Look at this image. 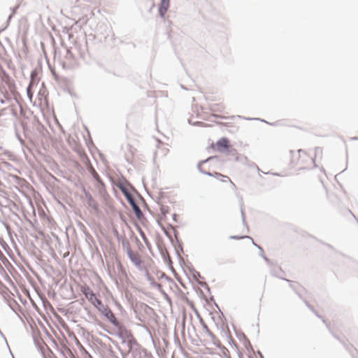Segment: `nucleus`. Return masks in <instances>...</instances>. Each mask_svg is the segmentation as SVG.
I'll return each instance as SVG.
<instances>
[{"instance_id":"1","label":"nucleus","mask_w":358,"mask_h":358,"mask_svg":"<svg viewBox=\"0 0 358 358\" xmlns=\"http://www.w3.org/2000/svg\"><path fill=\"white\" fill-rule=\"evenodd\" d=\"M311 162L312 158L305 150H299L291 153V163L293 166H296L299 169H305Z\"/></svg>"},{"instance_id":"2","label":"nucleus","mask_w":358,"mask_h":358,"mask_svg":"<svg viewBox=\"0 0 358 358\" xmlns=\"http://www.w3.org/2000/svg\"><path fill=\"white\" fill-rule=\"evenodd\" d=\"M224 106L222 103L213 104L210 106V110L212 113V115L221 119L227 118L226 116L222 115L224 112Z\"/></svg>"},{"instance_id":"3","label":"nucleus","mask_w":358,"mask_h":358,"mask_svg":"<svg viewBox=\"0 0 358 358\" xmlns=\"http://www.w3.org/2000/svg\"><path fill=\"white\" fill-rule=\"evenodd\" d=\"M102 314L106 316V317L115 327H119V322L117 320L115 314L112 312V310L108 307L107 308H104L102 310Z\"/></svg>"},{"instance_id":"4","label":"nucleus","mask_w":358,"mask_h":358,"mask_svg":"<svg viewBox=\"0 0 358 358\" xmlns=\"http://www.w3.org/2000/svg\"><path fill=\"white\" fill-rule=\"evenodd\" d=\"M127 254L131 261L137 266H140L141 264V258L138 252L132 251L130 248L127 250Z\"/></svg>"},{"instance_id":"5","label":"nucleus","mask_w":358,"mask_h":358,"mask_svg":"<svg viewBox=\"0 0 358 358\" xmlns=\"http://www.w3.org/2000/svg\"><path fill=\"white\" fill-rule=\"evenodd\" d=\"M215 148L219 151H223L229 148V141L226 138H222L215 143Z\"/></svg>"},{"instance_id":"6","label":"nucleus","mask_w":358,"mask_h":358,"mask_svg":"<svg viewBox=\"0 0 358 358\" xmlns=\"http://www.w3.org/2000/svg\"><path fill=\"white\" fill-rule=\"evenodd\" d=\"M117 327L118 328V334L120 337L127 338L128 340L132 338V334L125 327L120 326V324L119 327Z\"/></svg>"},{"instance_id":"7","label":"nucleus","mask_w":358,"mask_h":358,"mask_svg":"<svg viewBox=\"0 0 358 358\" xmlns=\"http://www.w3.org/2000/svg\"><path fill=\"white\" fill-rule=\"evenodd\" d=\"M170 0H162L159 12L162 17H164L169 7Z\"/></svg>"},{"instance_id":"8","label":"nucleus","mask_w":358,"mask_h":358,"mask_svg":"<svg viewBox=\"0 0 358 358\" xmlns=\"http://www.w3.org/2000/svg\"><path fill=\"white\" fill-rule=\"evenodd\" d=\"M215 176L217 178L218 180H220L222 182H229L231 185L236 189V185L231 181V180L229 178V177L227 176H223L220 173H215Z\"/></svg>"},{"instance_id":"9","label":"nucleus","mask_w":358,"mask_h":358,"mask_svg":"<svg viewBox=\"0 0 358 358\" xmlns=\"http://www.w3.org/2000/svg\"><path fill=\"white\" fill-rule=\"evenodd\" d=\"M80 291L83 292V294L85 296V297L88 299L89 298H92L94 296V292L92 290V289L87 286L84 285L80 287Z\"/></svg>"},{"instance_id":"10","label":"nucleus","mask_w":358,"mask_h":358,"mask_svg":"<svg viewBox=\"0 0 358 358\" xmlns=\"http://www.w3.org/2000/svg\"><path fill=\"white\" fill-rule=\"evenodd\" d=\"M101 313H102V310H103L104 308H107L108 307L107 306H105L101 301L100 299H96L95 301H94V303H92Z\"/></svg>"},{"instance_id":"11","label":"nucleus","mask_w":358,"mask_h":358,"mask_svg":"<svg viewBox=\"0 0 358 358\" xmlns=\"http://www.w3.org/2000/svg\"><path fill=\"white\" fill-rule=\"evenodd\" d=\"M231 238H235V239H239V238H247V239H251L249 236H231Z\"/></svg>"},{"instance_id":"12","label":"nucleus","mask_w":358,"mask_h":358,"mask_svg":"<svg viewBox=\"0 0 358 358\" xmlns=\"http://www.w3.org/2000/svg\"><path fill=\"white\" fill-rule=\"evenodd\" d=\"M27 94L29 97V99L31 100L32 99V93L31 92L30 86L27 88Z\"/></svg>"},{"instance_id":"13","label":"nucleus","mask_w":358,"mask_h":358,"mask_svg":"<svg viewBox=\"0 0 358 358\" xmlns=\"http://www.w3.org/2000/svg\"><path fill=\"white\" fill-rule=\"evenodd\" d=\"M96 299H98V298L96 296L95 294H94V296L91 299L89 298L88 301H90L92 303H93L94 301H95Z\"/></svg>"},{"instance_id":"14","label":"nucleus","mask_w":358,"mask_h":358,"mask_svg":"<svg viewBox=\"0 0 358 358\" xmlns=\"http://www.w3.org/2000/svg\"><path fill=\"white\" fill-rule=\"evenodd\" d=\"M94 177L96 178H99V176H98L97 173H96V172L94 173Z\"/></svg>"}]
</instances>
